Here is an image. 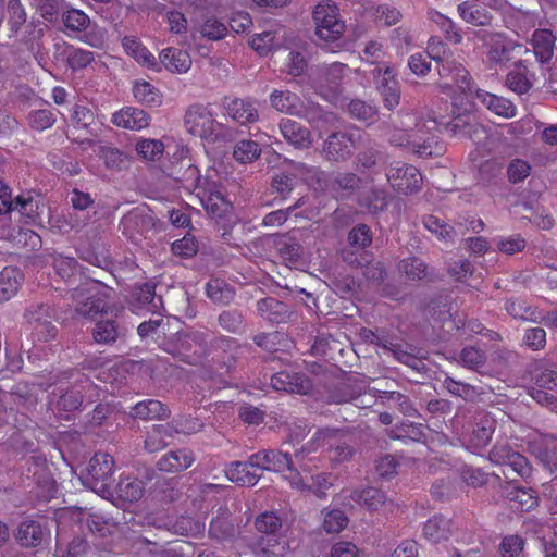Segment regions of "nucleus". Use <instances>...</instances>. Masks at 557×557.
<instances>
[{"label": "nucleus", "mask_w": 557, "mask_h": 557, "mask_svg": "<svg viewBox=\"0 0 557 557\" xmlns=\"http://www.w3.org/2000/svg\"><path fill=\"white\" fill-rule=\"evenodd\" d=\"M53 268L67 285L70 298L76 302L75 311L85 318H95L107 312L112 288L102 282L83 277L81 268L74 258L58 256L53 259Z\"/></svg>", "instance_id": "f257e3e1"}, {"label": "nucleus", "mask_w": 557, "mask_h": 557, "mask_svg": "<svg viewBox=\"0 0 557 557\" xmlns=\"http://www.w3.org/2000/svg\"><path fill=\"white\" fill-rule=\"evenodd\" d=\"M313 449L325 447L329 461L337 466L351 460L355 455L352 435L348 429H319L312 440Z\"/></svg>", "instance_id": "f03ea898"}, {"label": "nucleus", "mask_w": 557, "mask_h": 557, "mask_svg": "<svg viewBox=\"0 0 557 557\" xmlns=\"http://www.w3.org/2000/svg\"><path fill=\"white\" fill-rule=\"evenodd\" d=\"M113 457L107 453L98 451L89 460L86 472L82 474L83 484L103 497H114L113 484L115 479Z\"/></svg>", "instance_id": "7ed1b4c3"}, {"label": "nucleus", "mask_w": 557, "mask_h": 557, "mask_svg": "<svg viewBox=\"0 0 557 557\" xmlns=\"http://www.w3.org/2000/svg\"><path fill=\"white\" fill-rule=\"evenodd\" d=\"M475 108L473 98H454L451 116L453 119L445 124V129L453 136L460 135L473 141H480L485 135L484 127L480 125L472 114Z\"/></svg>", "instance_id": "20e7f679"}, {"label": "nucleus", "mask_w": 557, "mask_h": 557, "mask_svg": "<svg viewBox=\"0 0 557 557\" xmlns=\"http://www.w3.org/2000/svg\"><path fill=\"white\" fill-rule=\"evenodd\" d=\"M312 18L320 44H333L342 38L346 26L339 18L338 8L334 2L317 4Z\"/></svg>", "instance_id": "39448f33"}, {"label": "nucleus", "mask_w": 557, "mask_h": 557, "mask_svg": "<svg viewBox=\"0 0 557 557\" xmlns=\"http://www.w3.org/2000/svg\"><path fill=\"white\" fill-rule=\"evenodd\" d=\"M185 125L188 133L211 143L225 138L223 125L216 122L213 114L202 104H193L187 109Z\"/></svg>", "instance_id": "423d86ee"}, {"label": "nucleus", "mask_w": 557, "mask_h": 557, "mask_svg": "<svg viewBox=\"0 0 557 557\" xmlns=\"http://www.w3.org/2000/svg\"><path fill=\"white\" fill-rule=\"evenodd\" d=\"M359 132L337 131L331 133L323 143L322 156L330 162H346L361 143Z\"/></svg>", "instance_id": "0eeeda50"}, {"label": "nucleus", "mask_w": 557, "mask_h": 557, "mask_svg": "<svg viewBox=\"0 0 557 557\" xmlns=\"http://www.w3.org/2000/svg\"><path fill=\"white\" fill-rule=\"evenodd\" d=\"M385 175L393 189L404 195L416 194L422 187L420 171L416 166L400 161L391 163Z\"/></svg>", "instance_id": "6e6552de"}, {"label": "nucleus", "mask_w": 557, "mask_h": 557, "mask_svg": "<svg viewBox=\"0 0 557 557\" xmlns=\"http://www.w3.org/2000/svg\"><path fill=\"white\" fill-rule=\"evenodd\" d=\"M95 388L92 382L88 377H84L71 387L53 391L50 395V403L58 412L70 413L78 410L85 401L86 394Z\"/></svg>", "instance_id": "1a4fd4ad"}, {"label": "nucleus", "mask_w": 557, "mask_h": 557, "mask_svg": "<svg viewBox=\"0 0 557 557\" xmlns=\"http://www.w3.org/2000/svg\"><path fill=\"white\" fill-rule=\"evenodd\" d=\"M438 86L443 90H451L454 86L463 95L462 98H473V86L469 72L460 63L446 61L437 69Z\"/></svg>", "instance_id": "9d476101"}, {"label": "nucleus", "mask_w": 557, "mask_h": 557, "mask_svg": "<svg viewBox=\"0 0 557 557\" xmlns=\"http://www.w3.org/2000/svg\"><path fill=\"white\" fill-rule=\"evenodd\" d=\"M248 463L260 473L296 471L292 455L278 449H261L248 457Z\"/></svg>", "instance_id": "9b49d317"}, {"label": "nucleus", "mask_w": 557, "mask_h": 557, "mask_svg": "<svg viewBox=\"0 0 557 557\" xmlns=\"http://www.w3.org/2000/svg\"><path fill=\"white\" fill-rule=\"evenodd\" d=\"M473 34L488 49L487 55L495 63L508 62L511 59L510 53L519 47L500 33L476 30Z\"/></svg>", "instance_id": "f8f14e48"}, {"label": "nucleus", "mask_w": 557, "mask_h": 557, "mask_svg": "<svg viewBox=\"0 0 557 557\" xmlns=\"http://www.w3.org/2000/svg\"><path fill=\"white\" fill-rule=\"evenodd\" d=\"M363 185V180L354 172H334L326 182V187L337 200H349Z\"/></svg>", "instance_id": "ddd939ff"}, {"label": "nucleus", "mask_w": 557, "mask_h": 557, "mask_svg": "<svg viewBox=\"0 0 557 557\" xmlns=\"http://www.w3.org/2000/svg\"><path fill=\"white\" fill-rule=\"evenodd\" d=\"M356 164L362 173L372 172L376 166L386 161V154L382 147L370 138H363L357 146Z\"/></svg>", "instance_id": "4468645a"}, {"label": "nucleus", "mask_w": 557, "mask_h": 557, "mask_svg": "<svg viewBox=\"0 0 557 557\" xmlns=\"http://www.w3.org/2000/svg\"><path fill=\"white\" fill-rule=\"evenodd\" d=\"M257 312L262 319L276 324L287 322L293 314L287 304L274 297H265L258 300Z\"/></svg>", "instance_id": "2eb2a0df"}, {"label": "nucleus", "mask_w": 557, "mask_h": 557, "mask_svg": "<svg viewBox=\"0 0 557 557\" xmlns=\"http://www.w3.org/2000/svg\"><path fill=\"white\" fill-rule=\"evenodd\" d=\"M209 536L218 541H225L234 537L235 527L231 520V512L227 507L220 506L214 511L209 530Z\"/></svg>", "instance_id": "dca6fc26"}, {"label": "nucleus", "mask_w": 557, "mask_h": 557, "mask_svg": "<svg viewBox=\"0 0 557 557\" xmlns=\"http://www.w3.org/2000/svg\"><path fill=\"white\" fill-rule=\"evenodd\" d=\"M48 533L42 529L38 521L32 519L23 520L14 536L18 544L24 547H37L42 544Z\"/></svg>", "instance_id": "f3484780"}, {"label": "nucleus", "mask_w": 557, "mask_h": 557, "mask_svg": "<svg viewBox=\"0 0 557 557\" xmlns=\"http://www.w3.org/2000/svg\"><path fill=\"white\" fill-rule=\"evenodd\" d=\"M496 421L488 413H481L475 418L469 445L475 449L485 447L495 432Z\"/></svg>", "instance_id": "a211bd4d"}, {"label": "nucleus", "mask_w": 557, "mask_h": 557, "mask_svg": "<svg viewBox=\"0 0 557 557\" xmlns=\"http://www.w3.org/2000/svg\"><path fill=\"white\" fill-rule=\"evenodd\" d=\"M280 129L283 137L295 148H309L312 143L310 131L294 120L283 119Z\"/></svg>", "instance_id": "6ab92c4d"}, {"label": "nucleus", "mask_w": 557, "mask_h": 557, "mask_svg": "<svg viewBox=\"0 0 557 557\" xmlns=\"http://www.w3.org/2000/svg\"><path fill=\"white\" fill-rule=\"evenodd\" d=\"M213 346L222 349V354L216 355L213 360L221 366L225 373L235 370L237 363V351L242 348L235 338L221 336L213 342Z\"/></svg>", "instance_id": "aec40b11"}, {"label": "nucleus", "mask_w": 557, "mask_h": 557, "mask_svg": "<svg viewBox=\"0 0 557 557\" xmlns=\"http://www.w3.org/2000/svg\"><path fill=\"white\" fill-rule=\"evenodd\" d=\"M223 107L227 114L240 124L253 123L259 116L255 106L244 99L225 97Z\"/></svg>", "instance_id": "412c9836"}, {"label": "nucleus", "mask_w": 557, "mask_h": 557, "mask_svg": "<svg viewBox=\"0 0 557 557\" xmlns=\"http://www.w3.org/2000/svg\"><path fill=\"white\" fill-rule=\"evenodd\" d=\"M170 414L169 407L157 399L139 401L129 411L132 418L141 420H165Z\"/></svg>", "instance_id": "4be33fe9"}, {"label": "nucleus", "mask_w": 557, "mask_h": 557, "mask_svg": "<svg viewBox=\"0 0 557 557\" xmlns=\"http://www.w3.org/2000/svg\"><path fill=\"white\" fill-rule=\"evenodd\" d=\"M308 383L304 375L295 372L281 371L271 377V385L274 389L287 393H306L309 387Z\"/></svg>", "instance_id": "5701e85b"}, {"label": "nucleus", "mask_w": 557, "mask_h": 557, "mask_svg": "<svg viewBox=\"0 0 557 557\" xmlns=\"http://www.w3.org/2000/svg\"><path fill=\"white\" fill-rule=\"evenodd\" d=\"M149 115L141 109L126 107L114 113L112 123L119 127L141 129L149 125Z\"/></svg>", "instance_id": "b1692460"}, {"label": "nucleus", "mask_w": 557, "mask_h": 557, "mask_svg": "<svg viewBox=\"0 0 557 557\" xmlns=\"http://www.w3.org/2000/svg\"><path fill=\"white\" fill-rule=\"evenodd\" d=\"M132 297L138 308H145L152 313L159 312L163 307L162 297L156 294V284L152 282L136 286Z\"/></svg>", "instance_id": "393cba45"}, {"label": "nucleus", "mask_w": 557, "mask_h": 557, "mask_svg": "<svg viewBox=\"0 0 557 557\" xmlns=\"http://www.w3.org/2000/svg\"><path fill=\"white\" fill-rule=\"evenodd\" d=\"M258 469L252 468L246 461H233L226 469V475L232 481L242 486H255L262 473H258Z\"/></svg>", "instance_id": "a878e982"}, {"label": "nucleus", "mask_w": 557, "mask_h": 557, "mask_svg": "<svg viewBox=\"0 0 557 557\" xmlns=\"http://www.w3.org/2000/svg\"><path fill=\"white\" fill-rule=\"evenodd\" d=\"M160 63L172 73H186L191 65L187 51L177 48H165L160 52Z\"/></svg>", "instance_id": "bb28decb"}, {"label": "nucleus", "mask_w": 557, "mask_h": 557, "mask_svg": "<svg viewBox=\"0 0 557 557\" xmlns=\"http://www.w3.org/2000/svg\"><path fill=\"white\" fill-rule=\"evenodd\" d=\"M451 532L453 521L443 515L433 516L423 527L424 536L433 543L448 540Z\"/></svg>", "instance_id": "cd10ccee"}, {"label": "nucleus", "mask_w": 557, "mask_h": 557, "mask_svg": "<svg viewBox=\"0 0 557 557\" xmlns=\"http://www.w3.org/2000/svg\"><path fill=\"white\" fill-rule=\"evenodd\" d=\"M274 246L284 261L296 264L301 259L302 245L289 233L278 235L274 240Z\"/></svg>", "instance_id": "c85d7f7f"}, {"label": "nucleus", "mask_w": 557, "mask_h": 557, "mask_svg": "<svg viewBox=\"0 0 557 557\" xmlns=\"http://www.w3.org/2000/svg\"><path fill=\"white\" fill-rule=\"evenodd\" d=\"M556 38L549 29H536L532 35V46L541 63L548 62L554 52Z\"/></svg>", "instance_id": "c756f323"}, {"label": "nucleus", "mask_w": 557, "mask_h": 557, "mask_svg": "<svg viewBox=\"0 0 557 557\" xmlns=\"http://www.w3.org/2000/svg\"><path fill=\"white\" fill-rule=\"evenodd\" d=\"M350 498L369 511H375L386 502V495L383 491L368 486L361 490H354Z\"/></svg>", "instance_id": "7c9ffc66"}, {"label": "nucleus", "mask_w": 557, "mask_h": 557, "mask_svg": "<svg viewBox=\"0 0 557 557\" xmlns=\"http://www.w3.org/2000/svg\"><path fill=\"white\" fill-rule=\"evenodd\" d=\"M475 99L497 115L505 117H512L515 115L516 108L509 100L480 89L475 90L473 94V101Z\"/></svg>", "instance_id": "2f4dec72"}, {"label": "nucleus", "mask_w": 557, "mask_h": 557, "mask_svg": "<svg viewBox=\"0 0 557 557\" xmlns=\"http://www.w3.org/2000/svg\"><path fill=\"white\" fill-rule=\"evenodd\" d=\"M114 495L117 496L123 503H136L145 493L144 482L137 478H124L119 481L115 488H113Z\"/></svg>", "instance_id": "473e14b6"}, {"label": "nucleus", "mask_w": 557, "mask_h": 557, "mask_svg": "<svg viewBox=\"0 0 557 557\" xmlns=\"http://www.w3.org/2000/svg\"><path fill=\"white\" fill-rule=\"evenodd\" d=\"M23 281L22 272L14 267H5L0 272V302L8 301L18 290Z\"/></svg>", "instance_id": "72a5a7b5"}, {"label": "nucleus", "mask_w": 557, "mask_h": 557, "mask_svg": "<svg viewBox=\"0 0 557 557\" xmlns=\"http://www.w3.org/2000/svg\"><path fill=\"white\" fill-rule=\"evenodd\" d=\"M218 324L230 334H244L247 330L245 314L237 308L223 310L218 317Z\"/></svg>", "instance_id": "f704fd0d"}, {"label": "nucleus", "mask_w": 557, "mask_h": 557, "mask_svg": "<svg viewBox=\"0 0 557 557\" xmlns=\"http://www.w3.org/2000/svg\"><path fill=\"white\" fill-rule=\"evenodd\" d=\"M178 431L171 424H157L147 433L145 440V449L149 453H153L165 447L168 438L173 437Z\"/></svg>", "instance_id": "c9c22d12"}, {"label": "nucleus", "mask_w": 557, "mask_h": 557, "mask_svg": "<svg viewBox=\"0 0 557 557\" xmlns=\"http://www.w3.org/2000/svg\"><path fill=\"white\" fill-rule=\"evenodd\" d=\"M206 293L209 299L221 306H226L234 300L235 289L223 280L214 278L207 283Z\"/></svg>", "instance_id": "e433bc0d"}, {"label": "nucleus", "mask_w": 557, "mask_h": 557, "mask_svg": "<svg viewBox=\"0 0 557 557\" xmlns=\"http://www.w3.org/2000/svg\"><path fill=\"white\" fill-rule=\"evenodd\" d=\"M388 435L394 440H411L414 442H425V425L422 423H413L410 421H403L395 425Z\"/></svg>", "instance_id": "4c0bfd02"}, {"label": "nucleus", "mask_w": 557, "mask_h": 557, "mask_svg": "<svg viewBox=\"0 0 557 557\" xmlns=\"http://www.w3.org/2000/svg\"><path fill=\"white\" fill-rule=\"evenodd\" d=\"M384 107L393 111L400 103V85L396 78L382 77L377 85Z\"/></svg>", "instance_id": "58836bf2"}, {"label": "nucleus", "mask_w": 557, "mask_h": 557, "mask_svg": "<svg viewBox=\"0 0 557 557\" xmlns=\"http://www.w3.org/2000/svg\"><path fill=\"white\" fill-rule=\"evenodd\" d=\"M65 28L70 32L82 33L90 25L89 16L82 10L65 7L61 14Z\"/></svg>", "instance_id": "ea45409f"}, {"label": "nucleus", "mask_w": 557, "mask_h": 557, "mask_svg": "<svg viewBox=\"0 0 557 557\" xmlns=\"http://www.w3.org/2000/svg\"><path fill=\"white\" fill-rule=\"evenodd\" d=\"M255 528L259 533L277 536L281 534L283 521L274 511H264L255 520Z\"/></svg>", "instance_id": "a19ab883"}, {"label": "nucleus", "mask_w": 557, "mask_h": 557, "mask_svg": "<svg viewBox=\"0 0 557 557\" xmlns=\"http://www.w3.org/2000/svg\"><path fill=\"white\" fill-rule=\"evenodd\" d=\"M507 86L517 94L527 92L532 83L528 77V69L521 62L515 64V69L511 70L506 78Z\"/></svg>", "instance_id": "79ce46f5"}, {"label": "nucleus", "mask_w": 557, "mask_h": 557, "mask_svg": "<svg viewBox=\"0 0 557 557\" xmlns=\"http://www.w3.org/2000/svg\"><path fill=\"white\" fill-rule=\"evenodd\" d=\"M171 175L175 181L187 184L189 187H201V175L199 174V170L196 165L189 163V161H182L178 166L173 169Z\"/></svg>", "instance_id": "37998d69"}, {"label": "nucleus", "mask_w": 557, "mask_h": 557, "mask_svg": "<svg viewBox=\"0 0 557 557\" xmlns=\"http://www.w3.org/2000/svg\"><path fill=\"white\" fill-rule=\"evenodd\" d=\"M330 286L342 298L354 297L360 287L355 277L349 274L334 275L330 278Z\"/></svg>", "instance_id": "c03bdc74"}, {"label": "nucleus", "mask_w": 557, "mask_h": 557, "mask_svg": "<svg viewBox=\"0 0 557 557\" xmlns=\"http://www.w3.org/2000/svg\"><path fill=\"white\" fill-rule=\"evenodd\" d=\"M505 309L513 319L537 322L540 312L521 299H508Z\"/></svg>", "instance_id": "a18cd8bd"}, {"label": "nucleus", "mask_w": 557, "mask_h": 557, "mask_svg": "<svg viewBox=\"0 0 557 557\" xmlns=\"http://www.w3.org/2000/svg\"><path fill=\"white\" fill-rule=\"evenodd\" d=\"M460 16L467 22L475 26H485L491 23L492 16L484 8H476L469 2H462L458 5Z\"/></svg>", "instance_id": "49530a36"}, {"label": "nucleus", "mask_w": 557, "mask_h": 557, "mask_svg": "<svg viewBox=\"0 0 557 557\" xmlns=\"http://www.w3.org/2000/svg\"><path fill=\"white\" fill-rule=\"evenodd\" d=\"M261 148L259 144L251 139L239 140L233 151V157L240 163H250L260 157Z\"/></svg>", "instance_id": "de8ad7c7"}, {"label": "nucleus", "mask_w": 557, "mask_h": 557, "mask_svg": "<svg viewBox=\"0 0 557 557\" xmlns=\"http://www.w3.org/2000/svg\"><path fill=\"white\" fill-rule=\"evenodd\" d=\"M120 335L115 321L106 320L96 323L92 330V337L96 343L110 345L113 344Z\"/></svg>", "instance_id": "09e8293b"}, {"label": "nucleus", "mask_w": 557, "mask_h": 557, "mask_svg": "<svg viewBox=\"0 0 557 557\" xmlns=\"http://www.w3.org/2000/svg\"><path fill=\"white\" fill-rule=\"evenodd\" d=\"M133 94L139 102L148 106H159L162 101L159 90L148 82H135Z\"/></svg>", "instance_id": "8fccbe9b"}, {"label": "nucleus", "mask_w": 557, "mask_h": 557, "mask_svg": "<svg viewBox=\"0 0 557 557\" xmlns=\"http://www.w3.org/2000/svg\"><path fill=\"white\" fill-rule=\"evenodd\" d=\"M202 336L199 333H178V361L193 364L195 358L189 354L194 345H201Z\"/></svg>", "instance_id": "3c124183"}, {"label": "nucleus", "mask_w": 557, "mask_h": 557, "mask_svg": "<svg viewBox=\"0 0 557 557\" xmlns=\"http://www.w3.org/2000/svg\"><path fill=\"white\" fill-rule=\"evenodd\" d=\"M423 225L438 238L446 242L453 240L456 235V231L451 225L432 214L423 218Z\"/></svg>", "instance_id": "603ef678"}, {"label": "nucleus", "mask_w": 557, "mask_h": 557, "mask_svg": "<svg viewBox=\"0 0 557 557\" xmlns=\"http://www.w3.org/2000/svg\"><path fill=\"white\" fill-rule=\"evenodd\" d=\"M205 522L189 516L178 517L172 525L174 533L185 536H196L205 531Z\"/></svg>", "instance_id": "864d4df0"}, {"label": "nucleus", "mask_w": 557, "mask_h": 557, "mask_svg": "<svg viewBox=\"0 0 557 557\" xmlns=\"http://www.w3.org/2000/svg\"><path fill=\"white\" fill-rule=\"evenodd\" d=\"M53 315L54 310L44 302L32 304L26 308L24 312V318L27 321V323L32 326V329L34 327V325L42 323L48 319H52Z\"/></svg>", "instance_id": "5fc2aeb1"}, {"label": "nucleus", "mask_w": 557, "mask_h": 557, "mask_svg": "<svg viewBox=\"0 0 557 557\" xmlns=\"http://www.w3.org/2000/svg\"><path fill=\"white\" fill-rule=\"evenodd\" d=\"M123 223L125 226L134 227L138 233L144 234L153 226V219L150 214L136 209L124 215Z\"/></svg>", "instance_id": "6e6d98bb"}, {"label": "nucleus", "mask_w": 557, "mask_h": 557, "mask_svg": "<svg viewBox=\"0 0 557 557\" xmlns=\"http://www.w3.org/2000/svg\"><path fill=\"white\" fill-rule=\"evenodd\" d=\"M373 234L371 228L363 223L355 225L348 234V243L358 249H366L372 244Z\"/></svg>", "instance_id": "4d7b16f0"}, {"label": "nucleus", "mask_w": 557, "mask_h": 557, "mask_svg": "<svg viewBox=\"0 0 557 557\" xmlns=\"http://www.w3.org/2000/svg\"><path fill=\"white\" fill-rule=\"evenodd\" d=\"M348 112L354 119L371 123L374 121L377 114V109L376 107L369 104L362 100L354 99L348 104Z\"/></svg>", "instance_id": "13d9d810"}, {"label": "nucleus", "mask_w": 557, "mask_h": 557, "mask_svg": "<svg viewBox=\"0 0 557 557\" xmlns=\"http://www.w3.org/2000/svg\"><path fill=\"white\" fill-rule=\"evenodd\" d=\"M362 274L369 283L376 286H381L387 276L384 264L375 260L373 255L370 256L367 265L362 268Z\"/></svg>", "instance_id": "bf43d9fd"}, {"label": "nucleus", "mask_w": 557, "mask_h": 557, "mask_svg": "<svg viewBox=\"0 0 557 557\" xmlns=\"http://www.w3.org/2000/svg\"><path fill=\"white\" fill-rule=\"evenodd\" d=\"M8 24L11 32L15 35L26 22V11L21 0H9L8 2Z\"/></svg>", "instance_id": "052dcab7"}, {"label": "nucleus", "mask_w": 557, "mask_h": 557, "mask_svg": "<svg viewBox=\"0 0 557 557\" xmlns=\"http://www.w3.org/2000/svg\"><path fill=\"white\" fill-rule=\"evenodd\" d=\"M297 184V177L294 174L281 172L275 174L271 180V187L277 193L282 199H286L294 190Z\"/></svg>", "instance_id": "680f3d73"}, {"label": "nucleus", "mask_w": 557, "mask_h": 557, "mask_svg": "<svg viewBox=\"0 0 557 557\" xmlns=\"http://www.w3.org/2000/svg\"><path fill=\"white\" fill-rule=\"evenodd\" d=\"M361 205L366 206L371 213L377 214L383 212L387 208L386 191L380 188L370 189L363 197Z\"/></svg>", "instance_id": "e2e57ef3"}, {"label": "nucleus", "mask_w": 557, "mask_h": 557, "mask_svg": "<svg viewBox=\"0 0 557 557\" xmlns=\"http://www.w3.org/2000/svg\"><path fill=\"white\" fill-rule=\"evenodd\" d=\"M460 362L472 370H479L484 367L487 360L486 354L472 346L465 347L460 352Z\"/></svg>", "instance_id": "0e129e2a"}, {"label": "nucleus", "mask_w": 557, "mask_h": 557, "mask_svg": "<svg viewBox=\"0 0 557 557\" xmlns=\"http://www.w3.org/2000/svg\"><path fill=\"white\" fill-rule=\"evenodd\" d=\"M502 171L503 165L500 162L495 159L486 160L479 168V180L485 186L493 185L500 176Z\"/></svg>", "instance_id": "69168bd1"}, {"label": "nucleus", "mask_w": 557, "mask_h": 557, "mask_svg": "<svg viewBox=\"0 0 557 557\" xmlns=\"http://www.w3.org/2000/svg\"><path fill=\"white\" fill-rule=\"evenodd\" d=\"M10 396L14 404L25 408H29L37 404V397L26 383H17L10 392Z\"/></svg>", "instance_id": "338daca9"}, {"label": "nucleus", "mask_w": 557, "mask_h": 557, "mask_svg": "<svg viewBox=\"0 0 557 557\" xmlns=\"http://www.w3.org/2000/svg\"><path fill=\"white\" fill-rule=\"evenodd\" d=\"M37 9L44 20L57 22L65 9L64 0H39Z\"/></svg>", "instance_id": "774afa93"}]
</instances>
